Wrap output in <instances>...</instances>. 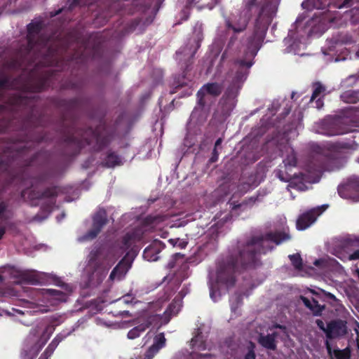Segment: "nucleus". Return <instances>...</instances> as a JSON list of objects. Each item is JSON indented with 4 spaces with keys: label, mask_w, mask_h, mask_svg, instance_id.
<instances>
[{
    "label": "nucleus",
    "mask_w": 359,
    "mask_h": 359,
    "mask_svg": "<svg viewBox=\"0 0 359 359\" xmlns=\"http://www.w3.org/2000/svg\"><path fill=\"white\" fill-rule=\"evenodd\" d=\"M36 134H30L27 138L29 139L22 146H13L14 149L16 150V154L11 156L9 154V149L5 150L0 149V162L1 159L4 160V165H6V168H1V172H8L11 164L14 161V157H22L25 156L27 153V150L29 149L34 144H39L42 142H46L48 140V137L46 134H45L41 129L36 128H35ZM11 149H13V147H11Z\"/></svg>",
    "instance_id": "6e6552de"
},
{
    "label": "nucleus",
    "mask_w": 359,
    "mask_h": 359,
    "mask_svg": "<svg viewBox=\"0 0 359 359\" xmlns=\"http://www.w3.org/2000/svg\"><path fill=\"white\" fill-rule=\"evenodd\" d=\"M343 248L347 250H353L352 254H350L347 260H358L359 259V240L347 238L342 242Z\"/></svg>",
    "instance_id": "412c9836"
},
{
    "label": "nucleus",
    "mask_w": 359,
    "mask_h": 359,
    "mask_svg": "<svg viewBox=\"0 0 359 359\" xmlns=\"http://www.w3.org/2000/svg\"><path fill=\"white\" fill-rule=\"evenodd\" d=\"M325 345L329 355L332 356V353H334L337 359H350L351 358V351L348 348H346L343 350L334 349L332 351V346L328 340H326Z\"/></svg>",
    "instance_id": "a878e982"
},
{
    "label": "nucleus",
    "mask_w": 359,
    "mask_h": 359,
    "mask_svg": "<svg viewBox=\"0 0 359 359\" xmlns=\"http://www.w3.org/2000/svg\"><path fill=\"white\" fill-rule=\"evenodd\" d=\"M83 86V81H68L64 83L62 85V88L63 89H71L74 90H78L82 88Z\"/></svg>",
    "instance_id": "f704fd0d"
},
{
    "label": "nucleus",
    "mask_w": 359,
    "mask_h": 359,
    "mask_svg": "<svg viewBox=\"0 0 359 359\" xmlns=\"http://www.w3.org/2000/svg\"><path fill=\"white\" fill-rule=\"evenodd\" d=\"M348 332L347 323L341 319H333L329 321L326 325V337L327 339H333L341 337Z\"/></svg>",
    "instance_id": "dca6fc26"
},
{
    "label": "nucleus",
    "mask_w": 359,
    "mask_h": 359,
    "mask_svg": "<svg viewBox=\"0 0 359 359\" xmlns=\"http://www.w3.org/2000/svg\"><path fill=\"white\" fill-rule=\"evenodd\" d=\"M196 4H199L201 8L212 9L217 4V0H192Z\"/></svg>",
    "instance_id": "e433bc0d"
},
{
    "label": "nucleus",
    "mask_w": 359,
    "mask_h": 359,
    "mask_svg": "<svg viewBox=\"0 0 359 359\" xmlns=\"http://www.w3.org/2000/svg\"><path fill=\"white\" fill-rule=\"evenodd\" d=\"M121 163L120 156L114 151H108L102 164L104 166L107 168H114L116 165H119Z\"/></svg>",
    "instance_id": "c85d7f7f"
},
{
    "label": "nucleus",
    "mask_w": 359,
    "mask_h": 359,
    "mask_svg": "<svg viewBox=\"0 0 359 359\" xmlns=\"http://www.w3.org/2000/svg\"><path fill=\"white\" fill-rule=\"evenodd\" d=\"M173 257H174L175 259H177L178 258H183L184 255L180 254V253H176V254L174 255Z\"/></svg>",
    "instance_id": "680f3d73"
},
{
    "label": "nucleus",
    "mask_w": 359,
    "mask_h": 359,
    "mask_svg": "<svg viewBox=\"0 0 359 359\" xmlns=\"http://www.w3.org/2000/svg\"><path fill=\"white\" fill-rule=\"evenodd\" d=\"M147 330V325L142 323L135 326L128 332L127 337L130 339H134L140 336Z\"/></svg>",
    "instance_id": "473e14b6"
},
{
    "label": "nucleus",
    "mask_w": 359,
    "mask_h": 359,
    "mask_svg": "<svg viewBox=\"0 0 359 359\" xmlns=\"http://www.w3.org/2000/svg\"><path fill=\"white\" fill-rule=\"evenodd\" d=\"M321 262V260L320 259H316L315 262H314V264L317 266H318L320 265Z\"/></svg>",
    "instance_id": "338daca9"
},
{
    "label": "nucleus",
    "mask_w": 359,
    "mask_h": 359,
    "mask_svg": "<svg viewBox=\"0 0 359 359\" xmlns=\"http://www.w3.org/2000/svg\"><path fill=\"white\" fill-rule=\"evenodd\" d=\"M222 143V139L221 137L218 138V139L216 140L215 143V147H214V148L217 149L219 147H220V146H221Z\"/></svg>",
    "instance_id": "13d9d810"
},
{
    "label": "nucleus",
    "mask_w": 359,
    "mask_h": 359,
    "mask_svg": "<svg viewBox=\"0 0 359 359\" xmlns=\"http://www.w3.org/2000/svg\"><path fill=\"white\" fill-rule=\"evenodd\" d=\"M133 257V255H130V252H128L111 271L109 278L112 280H121L131 267Z\"/></svg>",
    "instance_id": "f3484780"
},
{
    "label": "nucleus",
    "mask_w": 359,
    "mask_h": 359,
    "mask_svg": "<svg viewBox=\"0 0 359 359\" xmlns=\"http://www.w3.org/2000/svg\"><path fill=\"white\" fill-rule=\"evenodd\" d=\"M290 239L289 228L286 227L270 231L261 236H252L245 242L238 241L229 255L217 262V283L227 289L233 287L236 282V273L260 266L262 264L261 255L274 249L272 245H265V243L271 242L279 245Z\"/></svg>",
    "instance_id": "f257e3e1"
},
{
    "label": "nucleus",
    "mask_w": 359,
    "mask_h": 359,
    "mask_svg": "<svg viewBox=\"0 0 359 359\" xmlns=\"http://www.w3.org/2000/svg\"><path fill=\"white\" fill-rule=\"evenodd\" d=\"M337 191L342 198H353L359 201V177H350L346 183L338 187Z\"/></svg>",
    "instance_id": "4468645a"
},
{
    "label": "nucleus",
    "mask_w": 359,
    "mask_h": 359,
    "mask_svg": "<svg viewBox=\"0 0 359 359\" xmlns=\"http://www.w3.org/2000/svg\"><path fill=\"white\" fill-rule=\"evenodd\" d=\"M141 238L142 236L137 231L128 232L122 238V248L128 250Z\"/></svg>",
    "instance_id": "cd10ccee"
},
{
    "label": "nucleus",
    "mask_w": 359,
    "mask_h": 359,
    "mask_svg": "<svg viewBox=\"0 0 359 359\" xmlns=\"http://www.w3.org/2000/svg\"><path fill=\"white\" fill-rule=\"evenodd\" d=\"M48 293L57 300L65 302L67 299V294L62 291L54 289H48Z\"/></svg>",
    "instance_id": "4c0bfd02"
},
{
    "label": "nucleus",
    "mask_w": 359,
    "mask_h": 359,
    "mask_svg": "<svg viewBox=\"0 0 359 359\" xmlns=\"http://www.w3.org/2000/svg\"><path fill=\"white\" fill-rule=\"evenodd\" d=\"M184 84H177L175 87V89L171 91V93H175L177 92V90L180 88H182Z\"/></svg>",
    "instance_id": "bf43d9fd"
},
{
    "label": "nucleus",
    "mask_w": 359,
    "mask_h": 359,
    "mask_svg": "<svg viewBox=\"0 0 359 359\" xmlns=\"http://www.w3.org/2000/svg\"><path fill=\"white\" fill-rule=\"evenodd\" d=\"M259 4L260 7L255 19L254 31L248 39V52L246 53V55L250 53L252 59L256 56L263 43L271 18L267 11L268 5L262 1H260ZM253 64L252 60L247 61L245 59H236L234 60L233 68L231 70V73L234 71L233 76L222 97L223 108L225 111H231L235 107L239 91L247 79L250 69Z\"/></svg>",
    "instance_id": "7ed1b4c3"
},
{
    "label": "nucleus",
    "mask_w": 359,
    "mask_h": 359,
    "mask_svg": "<svg viewBox=\"0 0 359 359\" xmlns=\"http://www.w3.org/2000/svg\"><path fill=\"white\" fill-rule=\"evenodd\" d=\"M313 93L310 101L313 102L318 97H324L326 95V87L320 81L312 83Z\"/></svg>",
    "instance_id": "c756f323"
},
{
    "label": "nucleus",
    "mask_w": 359,
    "mask_h": 359,
    "mask_svg": "<svg viewBox=\"0 0 359 359\" xmlns=\"http://www.w3.org/2000/svg\"><path fill=\"white\" fill-rule=\"evenodd\" d=\"M161 319L160 315L158 314H151L147 317L146 320L142 323L143 325H147V329L149 327L152 325L157 324Z\"/></svg>",
    "instance_id": "58836bf2"
},
{
    "label": "nucleus",
    "mask_w": 359,
    "mask_h": 359,
    "mask_svg": "<svg viewBox=\"0 0 359 359\" xmlns=\"http://www.w3.org/2000/svg\"><path fill=\"white\" fill-rule=\"evenodd\" d=\"M61 339V337L59 336L55 337V339L48 346L45 351L41 355L39 359H48V358L55 351V348L57 346L58 344L60 342Z\"/></svg>",
    "instance_id": "2f4dec72"
},
{
    "label": "nucleus",
    "mask_w": 359,
    "mask_h": 359,
    "mask_svg": "<svg viewBox=\"0 0 359 359\" xmlns=\"http://www.w3.org/2000/svg\"><path fill=\"white\" fill-rule=\"evenodd\" d=\"M255 345L254 343L250 342L248 346V353L245 355V359H255L256 355L255 352Z\"/></svg>",
    "instance_id": "c03bdc74"
},
{
    "label": "nucleus",
    "mask_w": 359,
    "mask_h": 359,
    "mask_svg": "<svg viewBox=\"0 0 359 359\" xmlns=\"http://www.w3.org/2000/svg\"><path fill=\"white\" fill-rule=\"evenodd\" d=\"M301 299L306 308H308L310 310H311V309H313V307H312L313 299L311 300H310L309 298L302 296V297H301Z\"/></svg>",
    "instance_id": "8fccbe9b"
},
{
    "label": "nucleus",
    "mask_w": 359,
    "mask_h": 359,
    "mask_svg": "<svg viewBox=\"0 0 359 359\" xmlns=\"http://www.w3.org/2000/svg\"><path fill=\"white\" fill-rule=\"evenodd\" d=\"M8 203L4 198L0 196V221H6L8 219ZM6 233V227L4 226H0V240L4 237Z\"/></svg>",
    "instance_id": "bb28decb"
},
{
    "label": "nucleus",
    "mask_w": 359,
    "mask_h": 359,
    "mask_svg": "<svg viewBox=\"0 0 359 359\" xmlns=\"http://www.w3.org/2000/svg\"><path fill=\"white\" fill-rule=\"evenodd\" d=\"M92 219V228L82 237V240L83 241L95 238L103 227L108 223L107 213L104 208H100L94 214Z\"/></svg>",
    "instance_id": "9b49d317"
},
{
    "label": "nucleus",
    "mask_w": 359,
    "mask_h": 359,
    "mask_svg": "<svg viewBox=\"0 0 359 359\" xmlns=\"http://www.w3.org/2000/svg\"><path fill=\"white\" fill-rule=\"evenodd\" d=\"M340 97L344 102L355 104L359 102V91L348 90L342 93Z\"/></svg>",
    "instance_id": "7c9ffc66"
},
{
    "label": "nucleus",
    "mask_w": 359,
    "mask_h": 359,
    "mask_svg": "<svg viewBox=\"0 0 359 359\" xmlns=\"http://www.w3.org/2000/svg\"><path fill=\"white\" fill-rule=\"evenodd\" d=\"M93 0H72L69 4V8L72 9L73 8L79 6H86L93 4Z\"/></svg>",
    "instance_id": "a19ab883"
},
{
    "label": "nucleus",
    "mask_w": 359,
    "mask_h": 359,
    "mask_svg": "<svg viewBox=\"0 0 359 359\" xmlns=\"http://www.w3.org/2000/svg\"><path fill=\"white\" fill-rule=\"evenodd\" d=\"M176 309V304L175 303H173L172 302L171 304H170V305L168 306V309H166V311H165V313H168L169 315H176L178 313V309H177L176 311H175V309Z\"/></svg>",
    "instance_id": "a18cd8bd"
},
{
    "label": "nucleus",
    "mask_w": 359,
    "mask_h": 359,
    "mask_svg": "<svg viewBox=\"0 0 359 359\" xmlns=\"http://www.w3.org/2000/svg\"><path fill=\"white\" fill-rule=\"evenodd\" d=\"M198 358H206V359H211L212 355L210 353H205V354H199Z\"/></svg>",
    "instance_id": "4d7b16f0"
},
{
    "label": "nucleus",
    "mask_w": 359,
    "mask_h": 359,
    "mask_svg": "<svg viewBox=\"0 0 359 359\" xmlns=\"http://www.w3.org/2000/svg\"><path fill=\"white\" fill-rule=\"evenodd\" d=\"M111 266L107 256L102 247L95 248L88 255V267L93 273L95 272H105Z\"/></svg>",
    "instance_id": "1a4fd4ad"
},
{
    "label": "nucleus",
    "mask_w": 359,
    "mask_h": 359,
    "mask_svg": "<svg viewBox=\"0 0 359 359\" xmlns=\"http://www.w3.org/2000/svg\"><path fill=\"white\" fill-rule=\"evenodd\" d=\"M13 276L19 278L21 281L36 284L38 278L34 271L31 270H14Z\"/></svg>",
    "instance_id": "b1692460"
},
{
    "label": "nucleus",
    "mask_w": 359,
    "mask_h": 359,
    "mask_svg": "<svg viewBox=\"0 0 359 359\" xmlns=\"http://www.w3.org/2000/svg\"><path fill=\"white\" fill-rule=\"evenodd\" d=\"M348 118L337 117L327 120L323 123L324 134L327 136L339 135L351 130L347 125Z\"/></svg>",
    "instance_id": "9d476101"
},
{
    "label": "nucleus",
    "mask_w": 359,
    "mask_h": 359,
    "mask_svg": "<svg viewBox=\"0 0 359 359\" xmlns=\"http://www.w3.org/2000/svg\"><path fill=\"white\" fill-rule=\"evenodd\" d=\"M223 86L217 82L208 83L204 84L197 92V104L203 108L206 104L205 97L206 95H210L214 97H218L222 92Z\"/></svg>",
    "instance_id": "2eb2a0df"
},
{
    "label": "nucleus",
    "mask_w": 359,
    "mask_h": 359,
    "mask_svg": "<svg viewBox=\"0 0 359 359\" xmlns=\"http://www.w3.org/2000/svg\"><path fill=\"white\" fill-rule=\"evenodd\" d=\"M9 123H8L5 127H4L2 129H1V133H6V131H8L9 130Z\"/></svg>",
    "instance_id": "052dcab7"
},
{
    "label": "nucleus",
    "mask_w": 359,
    "mask_h": 359,
    "mask_svg": "<svg viewBox=\"0 0 359 359\" xmlns=\"http://www.w3.org/2000/svg\"><path fill=\"white\" fill-rule=\"evenodd\" d=\"M316 324L317 325L318 327L322 330L323 332H325V334H326V326H325V324L323 323V321L320 319H317L316 320Z\"/></svg>",
    "instance_id": "3c124183"
},
{
    "label": "nucleus",
    "mask_w": 359,
    "mask_h": 359,
    "mask_svg": "<svg viewBox=\"0 0 359 359\" xmlns=\"http://www.w3.org/2000/svg\"><path fill=\"white\" fill-rule=\"evenodd\" d=\"M258 6L257 0H245L243 1V7L238 13H233L224 19V25L226 31H231L232 34L229 37L225 50L221 60H224L228 57L238 56L243 48V42L238 39V34L244 32L252 18V9Z\"/></svg>",
    "instance_id": "423d86ee"
},
{
    "label": "nucleus",
    "mask_w": 359,
    "mask_h": 359,
    "mask_svg": "<svg viewBox=\"0 0 359 359\" xmlns=\"http://www.w3.org/2000/svg\"><path fill=\"white\" fill-rule=\"evenodd\" d=\"M273 327L274 328H278V329H280V330H282L283 332H286V327L285 325H280V324H275Z\"/></svg>",
    "instance_id": "6e6d98bb"
},
{
    "label": "nucleus",
    "mask_w": 359,
    "mask_h": 359,
    "mask_svg": "<svg viewBox=\"0 0 359 359\" xmlns=\"http://www.w3.org/2000/svg\"><path fill=\"white\" fill-rule=\"evenodd\" d=\"M312 307L313 309H311V311L316 316H321L323 311L325 308V305H320L318 302L314 298H313Z\"/></svg>",
    "instance_id": "ea45409f"
},
{
    "label": "nucleus",
    "mask_w": 359,
    "mask_h": 359,
    "mask_svg": "<svg viewBox=\"0 0 359 359\" xmlns=\"http://www.w3.org/2000/svg\"><path fill=\"white\" fill-rule=\"evenodd\" d=\"M330 4V0H306L302 4L303 8L308 11L313 9H325Z\"/></svg>",
    "instance_id": "393cba45"
},
{
    "label": "nucleus",
    "mask_w": 359,
    "mask_h": 359,
    "mask_svg": "<svg viewBox=\"0 0 359 359\" xmlns=\"http://www.w3.org/2000/svg\"><path fill=\"white\" fill-rule=\"evenodd\" d=\"M353 5V0H344L342 4L339 6V8H350Z\"/></svg>",
    "instance_id": "603ef678"
},
{
    "label": "nucleus",
    "mask_w": 359,
    "mask_h": 359,
    "mask_svg": "<svg viewBox=\"0 0 359 359\" xmlns=\"http://www.w3.org/2000/svg\"><path fill=\"white\" fill-rule=\"evenodd\" d=\"M38 156L39 153H35L29 159L25 160L23 167L16 174L13 180H16L23 182L28 179H31L30 187L21 191V198L24 201H29L30 205L34 207L39 205V200L48 199L47 202L41 205V210L49 214L51 212L58 196V187L52 186L46 187L42 191L38 189L40 184L46 183L50 179V174L48 172H41L34 177H31L28 173L29 167L33 165Z\"/></svg>",
    "instance_id": "39448f33"
},
{
    "label": "nucleus",
    "mask_w": 359,
    "mask_h": 359,
    "mask_svg": "<svg viewBox=\"0 0 359 359\" xmlns=\"http://www.w3.org/2000/svg\"><path fill=\"white\" fill-rule=\"evenodd\" d=\"M297 163L296 154L290 148L283 163L274 170V174L280 181L289 182V187L297 189H302V186H304L302 183L304 175L302 172L296 173L293 172Z\"/></svg>",
    "instance_id": "0eeeda50"
},
{
    "label": "nucleus",
    "mask_w": 359,
    "mask_h": 359,
    "mask_svg": "<svg viewBox=\"0 0 359 359\" xmlns=\"http://www.w3.org/2000/svg\"><path fill=\"white\" fill-rule=\"evenodd\" d=\"M87 100L79 97L62 99L57 103L62 110L60 130L66 147L70 150L67 155L71 157L77 155L84 147L92 144H94L93 149L100 151L110 142L109 137L102 135L91 127H78L77 115L84 109Z\"/></svg>",
    "instance_id": "f03ea898"
},
{
    "label": "nucleus",
    "mask_w": 359,
    "mask_h": 359,
    "mask_svg": "<svg viewBox=\"0 0 359 359\" xmlns=\"http://www.w3.org/2000/svg\"><path fill=\"white\" fill-rule=\"evenodd\" d=\"M289 258L293 266L298 270L302 269L303 263L302 259L299 253L289 255Z\"/></svg>",
    "instance_id": "c9c22d12"
},
{
    "label": "nucleus",
    "mask_w": 359,
    "mask_h": 359,
    "mask_svg": "<svg viewBox=\"0 0 359 359\" xmlns=\"http://www.w3.org/2000/svg\"><path fill=\"white\" fill-rule=\"evenodd\" d=\"M200 336H196L191 339L192 346L194 348L204 350L206 348L205 341H200Z\"/></svg>",
    "instance_id": "79ce46f5"
},
{
    "label": "nucleus",
    "mask_w": 359,
    "mask_h": 359,
    "mask_svg": "<svg viewBox=\"0 0 359 359\" xmlns=\"http://www.w3.org/2000/svg\"><path fill=\"white\" fill-rule=\"evenodd\" d=\"M313 154L311 155V163L314 169L318 171L326 170L328 169L329 163L332 160L330 152L325 151L319 146L313 147Z\"/></svg>",
    "instance_id": "ddd939ff"
},
{
    "label": "nucleus",
    "mask_w": 359,
    "mask_h": 359,
    "mask_svg": "<svg viewBox=\"0 0 359 359\" xmlns=\"http://www.w3.org/2000/svg\"><path fill=\"white\" fill-rule=\"evenodd\" d=\"M43 20H32L27 26V43L20 46L16 55L11 61V67L15 69L34 66H54L58 62L59 48L50 37L41 33Z\"/></svg>",
    "instance_id": "20e7f679"
},
{
    "label": "nucleus",
    "mask_w": 359,
    "mask_h": 359,
    "mask_svg": "<svg viewBox=\"0 0 359 359\" xmlns=\"http://www.w3.org/2000/svg\"><path fill=\"white\" fill-rule=\"evenodd\" d=\"M156 218L152 216H147L144 219V223L147 224H152L154 223Z\"/></svg>",
    "instance_id": "5fc2aeb1"
},
{
    "label": "nucleus",
    "mask_w": 359,
    "mask_h": 359,
    "mask_svg": "<svg viewBox=\"0 0 359 359\" xmlns=\"http://www.w3.org/2000/svg\"><path fill=\"white\" fill-rule=\"evenodd\" d=\"M62 12V9H59L58 11H57L54 14H52L51 15L52 16H55L58 14H60V13Z\"/></svg>",
    "instance_id": "774afa93"
},
{
    "label": "nucleus",
    "mask_w": 359,
    "mask_h": 359,
    "mask_svg": "<svg viewBox=\"0 0 359 359\" xmlns=\"http://www.w3.org/2000/svg\"><path fill=\"white\" fill-rule=\"evenodd\" d=\"M4 160L1 159V161L0 162V169L4 168H6V165L4 163Z\"/></svg>",
    "instance_id": "69168bd1"
},
{
    "label": "nucleus",
    "mask_w": 359,
    "mask_h": 359,
    "mask_svg": "<svg viewBox=\"0 0 359 359\" xmlns=\"http://www.w3.org/2000/svg\"><path fill=\"white\" fill-rule=\"evenodd\" d=\"M165 345V338L163 333L156 335L154 340V344L149 348L145 353V357L148 359H152L158 351Z\"/></svg>",
    "instance_id": "4be33fe9"
},
{
    "label": "nucleus",
    "mask_w": 359,
    "mask_h": 359,
    "mask_svg": "<svg viewBox=\"0 0 359 359\" xmlns=\"http://www.w3.org/2000/svg\"><path fill=\"white\" fill-rule=\"evenodd\" d=\"M323 98V97H320L316 100V107L318 109H320L324 105Z\"/></svg>",
    "instance_id": "864d4df0"
},
{
    "label": "nucleus",
    "mask_w": 359,
    "mask_h": 359,
    "mask_svg": "<svg viewBox=\"0 0 359 359\" xmlns=\"http://www.w3.org/2000/svg\"><path fill=\"white\" fill-rule=\"evenodd\" d=\"M140 23V18H135L130 21V23H128L122 31V36H124L126 34H128L129 33H131L135 30L137 27Z\"/></svg>",
    "instance_id": "72a5a7b5"
},
{
    "label": "nucleus",
    "mask_w": 359,
    "mask_h": 359,
    "mask_svg": "<svg viewBox=\"0 0 359 359\" xmlns=\"http://www.w3.org/2000/svg\"><path fill=\"white\" fill-rule=\"evenodd\" d=\"M55 77V73L50 70H46L43 74L33 81L32 88L34 92H41L50 87L51 82Z\"/></svg>",
    "instance_id": "a211bd4d"
},
{
    "label": "nucleus",
    "mask_w": 359,
    "mask_h": 359,
    "mask_svg": "<svg viewBox=\"0 0 359 359\" xmlns=\"http://www.w3.org/2000/svg\"><path fill=\"white\" fill-rule=\"evenodd\" d=\"M278 336V332H274L272 334H268L266 335L260 333L257 338V342L264 348L275 351L277 348L276 338Z\"/></svg>",
    "instance_id": "aec40b11"
},
{
    "label": "nucleus",
    "mask_w": 359,
    "mask_h": 359,
    "mask_svg": "<svg viewBox=\"0 0 359 359\" xmlns=\"http://www.w3.org/2000/svg\"><path fill=\"white\" fill-rule=\"evenodd\" d=\"M165 245L159 240H154L143 252V257L149 262H156L159 259V254L165 248Z\"/></svg>",
    "instance_id": "6ab92c4d"
},
{
    "label": "nucleus",
    "mask_w": 359,
    "mask_h": 359,
    "mask_svg": "<svg viewBox=\"0 0 359 359\" xmlns=\"http://www.w3.org/2000/svg\"><path fill=\"white\" fill-rule=\"evenodd\" d=\"M219 152L217 151V149L214 148L212 152V156L209 159V162L210 163H215L218 161Z\"/></svg>",
    "instance_id": "09e8293b"
},
{
    "label": "nucleus",
    "mask_w": 359,
    "mask_h": 359,
    "mask_svg": "<svg viewBox=\"0 0 359 359\" xmlns=\"http://www.w3.org/2000/svg\"><path fill=\"white\" fill-rule=\"evenodd\" d=\"M133 298L130 295H126L117 299L115 302L117 307H121L123 304H131Z\"/></svg>",
    "instance_id": "37998d69"
},
{
    "label": "nucleus",
    "mask_w": 359,
    "mask_h": 359,
    "mask_svg": "<svg viewBox=\"0 0 359 359\" xmlns=\"http://www.w3.org/2000/svg\"><path fill=\"white\" fill-rule=\"evenodd\" d=\"M115 316H122V317H129L131 316L130 313L127 310H123V311H111Z\"/></svg>",
    "instance_id": "de8ad7c7"
},
{
    "label": "nucleus",
    "mask_w": 359,
    "mask_h": 359,
    "mask_svg": "<svg viewBox=\"0 0 359 359\" xmlns=\"http://www.w3.org/2000/svg\"><path fill=\"white\" fill-rule=\"evenodd\" d=\"M10 86V79L8 76L0 78V88H6Z\"/></svg>",
    "instance_id": "49530a36"
},
{
    "label": "nucleus",
    "mask_w": 359,
    "mask_h": 359,
    "mask_svg": "<svg viewBox=\"0 0 359 359\" xmlns=\"http://www.w3.org/2000/svg\"><path fill=\"white\" fill-rule=\"evenodd\" d=\"M354 330L357 334V338H359V324H357L356 327L354 328Z\"/></svg>",
    "instance_id": "e2e57ef3"
},
{
    "label": "nucleus",
    "mask_w": 359,
    "mask_h": 359,
    "mask_svg": "<svg viewBox=\"0 0 359 359\" xmlns=\"http://www.w3.org/2000/svg\"><path fill=\"white\" fill-rule=\"evenodd\" d=\"M84 58V53L82 52L81 54H79L78 56H76V59H79L80 60H83Z\"/></svg>",
    "instance_id": "0e129e2a"
},
{
    "label": "nucleus",
    "mask_w": 359,
    "mask_h": 359,
    "mask_svg": "<svg viewBox=\"0 0 359 359\" xmlns=\"http://www.w3.org/2000/svg\"><path fill=\"white\" fill-rule=\"evenodd\" d=\"M327 208L328 205H322L300 215L296 222L297 229L303 231L309 228Z\"/></svg>",
    "instance_id": "f8f14e48"
},
{
    "label": "nucleus",
    "mask_w": 359,
    "mask_h": 359,
    "mask_svg": "<svg viewBox=\"0 0 359 359\" xmlns=\"http://www.w3.org/2000/svg\"><path fill=\"white\" fill-rule=\"evenodd\" d=\"M137 4L134 1L132 4L129 6V8H125L124 10L123 9V6L121 5L120 2H116L111 4L109 8V11L107 15H109L107 18L104 17V22H107L109 20V18L111 15V11L112 10H114V12L119 13L121 15L124 13H128L129 15L133 14L137 9Z\"/></svg>",
    "instance_id": "5701e85b"
}]
</instances>
